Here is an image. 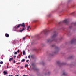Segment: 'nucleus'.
<instances>
[{"label":"nucleus","instance_id":"27","mask_svg":"<svg viewBox=\"0 0 76 76\" xmlns=\"http://www.w3.org/2000/svg\"><path fill=\"white\" fill-rule=\"evenodd\" d=\"M26 58H27V57H26Z\"/></svg>","mask_w":76,"mask_h":76},{"label":"nucleus","instance_id":"25","mask_svg":"<svg viewBox=\"0 0 76 76\" xmlns=\"http://www.w3.org/2000/svg\"><path fill=\"white\" fill-rule=\"evenodd\" d=\"M16 76H19V75H16Z\"/></svg>","mask_w":76,"mask_h":76},{"label":"nucleus","instance_id":"13","mask_svg":"<svg viewBox=\"0 0 76 76\" xmlns=\"http://www.w3.org/2000/svg\"><path fill=\"white\" fill-rule=\"evenodd\" d=\"M51 41V40L49 39L48 40V42H50V41Z\"/></svg>","mask_w":76,"mask_h":76},{"label":"nucleus","instance_id":"22","mask_svg":"<svg viewBox=\"0 0 76 76\" xmlns=\"http://www.w3.org/2000/svg\"><path fill=\"white\" fill-rule=\"evenodd\" d=\"M16 57V56H14V58H15V57Z\"/></svg>","mask_w":76,"mask_h":76},{"label":"nucleus","instance_id":"7","mask_svg":"<svg viewBox=\"0 0 76 76\" xmlns=\"http://www.w3.org/2000/svg\"><path fill=\"white\" fill-rule=\"evenodd\" d=\"M64 23H67V20H64Z\"/></svg>","mask_w":76,"mask_h":76},{"label":"nucleus","instance_id":"24","mask_svg":"<svg viewBox=\"0 0 76 76\" xmlns=\"http://www.w3.org/2000/svg\"><path fill=\"white\" fill-rule=\"evenodd\" d=\"M21 56L20 54L19 55V56Z\"/></svg>","mask_w":76,"mask_h":76},{"label":"nucleus","instance_id":"2","mask_svg":"<svg viewBox=\"0 0 76 76\" xmlns=\"http://www.w3.org/2000/svg\"><path fill=\"white\" fill-rule=\"evenodd\" d=\"M20 26V24H19L18 25H16L15 27V28H16V29H17V28H19V27Z\"/></svg>","mask_w":76,"mask_h":76},{"label":"nucleus","instance_id":"10","mask_svg":"<svg viewBox=\"0 0 76 76\" xmlns=\"http://www.w3.org/2000/svg\"><path fill=\"white\" fill-rule=\"evenodd\" d=\"M25 61V60L23 59L21 61V62H23V61Z\"/></svg>","mask_w":76,"mask_h":76},{"label":"nucleus","instance_id":"9","mask_svg":"<svg viewBox=\"0 0 76 76\" xmlns=\"http://www.w3.org/2000/svg\"><path fill=\"white\" fill-rule=\"evenodd\" d=\"M13 58H10L9 59V61H11V60H13Z\"/></svg>","mask_w":76,"mask_h":76},{"label":"nucleus","instance_id":"4","mask_svg":"<svg viewBox=\"0 0 76 76\" xmlns=\"http://www.w3.org/2000/svg\"><path fill=\"white\" fill-rule=\"evenodd\" d=\"M57 35L56 34H55L53 36H52V38H54V37H56V36Z\"/></svg>","mask_w":76,"mask_h":76},{"label":"nucleus","instance_id":"29","mask_svg":"<svg viewBox=\"0 0 76 76\" xmlns=\"http://www.w3.org/2000/svg\"><path fill=\"white\" fill-rule=\"evenodd\" d=\"M7 68H9V66H7Z\"/></svg>","mask_w":76,"mask_h":76},{"label":"nucleus","instance_id":"17","mask_svg":"<svg viewBox=\"0 0 76 76\" xmlns=\"http://www.w3.org/2000/svg\"><path fill=\"white\" fill-rule=\"evenodd\" d=\"M16 63V61L14 60V61H13V63Z\"/></svg>","mask_w":76,"mask_h":76},{"label":"nucleus","instance_id":"14","mask_svg":"<svg viewBox=\"0 0 76 76\" xmlns=\"http://www.w3.org/2000/svg\"><path fill=\"white\" fill-rule=\"evenodd\" d=\"M18 54V53H17V52H14V54Z\"/></svg>","mask_w":76,"mask_h":76},{"label":"nucleus","instance_id":"5","mask_svg":"<svg viewBox=\"0 0 76 76\" xmlns=\"http://www.w3.org/2000/svg\"><path fill=\"white\" fill-rule=\"evenodd\" d=\"M30 27H31V26H28L27 27V30H29Z\"/></svg>","mask_w":76,"mask_h":76},{"label":"nucleus","instance_id":"20","mask_svg":"<svg viewBox=\"0 0 76 76\" xmlns=\"http://www.w3.org/2000/svg\"><path fill=\"white\" fill-rule=\"evenodd\" d=\"M63 75H66V74H65V73H63Z\"/></svg>","mask_w":76,"mask_h":76},{"label":"nucleus","instance_id":"23","mask_svg":"<svg viewBox=\"0 0 76 76\" xmlns=\"http://www.w3.org/2000/svg\"><path fill=\"white\" fill-rule=\"evenodd\" d=\"M17 57L18 58H19V57L18 56H17Z\"/></svg>","mask_w":76,"mask_h":76},{"label":"nucleus","instance_id":"31","mask_svg":"<svg viewBox=\"0 0 76 76\" xmlns=\"http://www.w3.org/2000/svg\"><path fill=\"white\" fill-rule=\"evenodd\" d=\"M0 67H1V65H0Z\"/></svg>","mask_w":76,"mask_h":76},{"label":"nucleus","instance_id":"8","mask_svg":"<svg viewBox=\"0 0 76 76\" xmlns=\"http://www.w3.org/2000/svg\"><path fill=\"white\" fill-rule=\"evenodd\" d=\"M3 73L4 75H6L7 74V71H4Z\"/></svg>","mask_w":76,"mask_h":76},{"label":"nucleus","instance_id":"28","mask_svg":"<svg viewBox=\"0 0 76 76\" xmlns=\"http://www.w3.org/2000/svg\"><path fill=\"white\" fill-rule=\"evenodd\" d=\"M74 24H75V25H76V23H75Z\"/></svg>","mask_w":76,"mask_h":76},{"label":"nucleus","instance_id":"33","mask_svg":"<svg viewBox=\"0 0 76 76\" xmlns=\"http://www.w3.org/2000/svg\"><path fill=\"white\" fill-rule=\"evenodd\" d=\"M18 68L19 67V66H18Z\"/></svg>","mask_w":76,"mask_h":76},{"label":"nucleus","instance_id":"3","mask_svg":"<svg viewBox=\"0 0 76 76\" xmlns=\"http://www.w3.org/2000/svg\"><path fill=\"white\" fill-rule=\"evenodd\" d=\"M5 35L6 37H9V35L7 33L5 34Z\"/></svg>","mask_w":76,"mask_h":76},{"label":"nucleus","instance_id":"30","mask_svg":"<svg viewBox=\"0 0 76 76\" xmlns=\"http://www.w3.org/2000/svg\"><path fill=\"white\" fill-rule=\"evenodd\" d=\"M22 68H23V67H21V69H22Z\"/></svg>","mask_w":76,"mask_h":76},{"label":"nucleus","instance_id":"11","mask_svg":"<svg viewBox=\"0 0 76 76\" xmlns=\"http://www.w3.org/2000/svg\"><path fill=\"white\" fill-rule=\"evenodd\" d=\"M23 55H25V51H23Z\"/></svg>","mask_w":76,"mask_h":76},{"label":"nucleus","instance_id":"18","mask_svg":"<svg viewBox=\"0 0 76 76\" xmlns=\"http://www.w3.org/2000/svg\"><path fill=\"white\" fill-rule=\"evenodd\" d=\"M25 37H24L23 38V40H25Z\"/></svg>","mask_w":76,"mask_h":76},{"label":"nucleus","instance_id":"1","mask_svg":"<svg viewBox=\"0 0 76 76\" xmlns=\"http://www.w3.org/2000/svg\"><path fill=\"white\" fill-rule=\"evenodd\" d=\"M20 26H22L24 28H25V24L24 23H23L22 24H20Z\"/></svg>","mask_w":76,"mask_h":76},{"label":"nucleus","instance_id":"6","mask_svg":"<svg viewBox=\"0 0 76 76\" xmlns=\"http://www.w3.org/2000/svg\"><path fill=\"white\" fill-rule=\"evenodd\" d=\"M24 30H25V28H23L22 30H20V32H22V31H23Z\"/></svg>","mask_w":76,"mask_h":76},{"label":"nucleus","instance_id":"32","mask_svg":"<svg viewBox=\"0 0 76 76\" xmlns=\"http://www.w3.org/2000/svg\"><path fill=\"white\" fill-rule=\"evenodd\" d=\"M30 66H31V64H30Z\"/></svg>","mask_w":76,"mask_h":76},{"label":"nucleus","instance_id":"21","mask_svg":"<svg viewBox=\"0 0 76 76\" xmlns=\"http://www.w3.org/2000/svg\"><path fill=\"white\" fill-rule=\"evenodd\" d=\"M19 50H18V51H17V52L18 53V52H19Z\"/></svg>","mask_w":76,"mask_h":76},{"label":"nucleus","instance_id":"26","mask_svg":"<svg viewBox=\"0 0 76 76\" xmlns=\"http://www.w3.org/2000/svg\"><path fill=\"white\" fill-rule=\"evenodd\" d=\"M9 76H13L12 75H9Z\"/></svg>","mask_w":76,"mask_h":76},{"label":"nucleus","instance_id":"15","mask_svg":"<svg viewBox=\"0 0 76 76\" xmlns=\"http://www.w3.org/2000/svg\"><path fill=\"white\" fill-rule=\"evenodd\" d=\"M28 65H26L25 66V67H28Z\"/></svg>","mask_w":76,"mask_h":76},{"label":"nucleus","instance_id":"19","mask_svg":"<svg viewBox=\"0 0 76 76\" xmlns=\"http://www.w3.org/2000/svg\"><path fill=\"white\" fill-rule=\"evenodd\" d=\"M29 62V60H27L26 61V62Z\"/></svg>","mask_w":76,"mask_h":76},{"label":"nucleus","instance_id":"16","mask_svg":"<svg viewBox=\"0 0 76 76\" xmlns=\"http://www.w3.org/2000/svg\"><path fill=\"white\" fill-rule=\"evenodd\" d=\"M28 58H31V56H30V55H29V56H28Z\"/></svg>","mask_w":76,"mask_h":76},{"label":"nucleus","instance_id":"12","mask_svg":"<svg viewBox=\"0 0 76 76\" xmlns=\"http://www.w3.org/2000/svg\"><path fill=\"white\" fill-rule=\"evenodd\" d=\"M3 62L2 61H1L0 62V64H3Z\"/></svg>","mask_w":76,"mask_h":76}]
</instances>
